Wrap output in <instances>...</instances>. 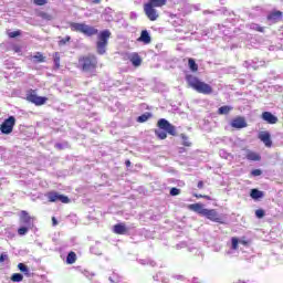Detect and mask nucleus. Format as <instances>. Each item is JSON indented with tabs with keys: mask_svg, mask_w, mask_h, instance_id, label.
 Returning <instances> with one entry per match:
<instances>
[{
	"mask_svg": "<svg viewBox=\"0 0 283 283\" xmlns=\"http://www.w3.org/2000/svg\"><path fill=\"white\" fill-rule=\"evenodd\" d=\"M129 61L134 67H140V65H143V57H140V55L136 52L132 53Z\"/></svg>",
	"mask_w": 283,
	"mask_h": 283,
	"instance_id": "nucleus-16",
	"label": "nucleus"
},
{
	"mask_svg": "<svg viewBox=\"0 0 283 283\" xmlns=\"http://www.w3.org/2000/svg\"><path fill=\"white\" fill-rule=\"evenodd\" d=\"M6 260H8V254H1L0 255V263L6 262Z\"/></svg>",
	"mask_w": 283,
	"mask_h": 283,
	"instance_id": "nucleus-44",
	"label": "nucleus"
},
{
	"mask_svg": "<svg viewBox=\"0 0 283 283\" xmlns=\"http://www.w3.org/2000/svg\"><path fill=\"white\" fill-rule=\"evenodd\" d=\"M92 3H95V4L101 3V0H92Z\"/></svg>",
	"mask_w": 283,
	"mask_h": 283,
	"instance_id": "nucleus-51",
	"label": "nucleus"
},
{
	"mask_svg": "<svg viewBox=\"0 0 283 283\" xmlns=\"http://www.w3.org/2000/svg\"><path fill=\"white\" fill-rule=\"evenodd\" d=\"M251 176H262V170L254 169V170L251 171Z\"/></svg>",
	"mask_w": 283,
	"mask_h": 283,
	"instance_id": "nucleus-41",
	"label": "nucleus"
},
{
	"mask_svg": "<svg viewBox=\"0 0 283 283\" xmlns=\"http://www.w3.org/2000/svg\"><path fill=\"white\" fill-rule=\"evenodd\" d=\"M205 200H211V197L209 195H203Z\"/></svg>",
	"mask_w": 283,
	"mask_h": 283,
	"instance_id": "nucleus-50",
	"label": "nucleus"
},
{
	"mask_svg": "<svg viewBox=\"0 0 283 283\" xmlns=\"http://www.w3.org/2000/svg\"><path fill=\"white\" fill-rule=\"evenodd\" d=\"M155 134L159 140H165L167 138V132L165 130H156Z\"/></svg>",
	"mask_w": 283,
	"mask_h": 283,
	"instance_id": "nucleus-32",
	"label": "nucleus"
},
{
	"mask_svg": "<svg viewBox=\"0 0 283 283\" xmlns=\"http://www.w3.org/2000/svg\"><path fill=\"white\" fill-rule=\"evenodd\" d=\"M203 196H205V195H198V193H195V195H193V197H195V198H198V199L203 198Z\"/></svg>",
	"mask_w": 283,
	"mask_h": 283,
	"instance_id": "nucleus-49",
	"label": "nucleus"
},
{
	"mask_svg": "<svg viewBox=\"0 0 283 283\" xmlns=\"http://www.w3.org/2000/svg\"><path fill=\"white\" fill-rule=\"evenodd\" d=\"M76 262V253L71 251L66 256V264H74Z\"/></svg>",
	"mask_w": 283,
	"mask_h": 283,
	"instance_id": "nucleus-27",
	"label": "nucleus"
},
{
	"mask_svg": "<svg viewBox=\"0 0 283 283\" xmlns=\"http://www.w3.org/2000/svg\"><path fill=\"white\" fill-rule=\"evenodd\" d=\"M70 28L72 32H81L84 36H96L98 34V29L85 23L72 22Z\"/></svg>",
	"mask_w": 283,
	"mask_h": 283,
	"instance_id": "nucleus-3",
	"label": "nucleus"
},
{
	"mask_svg": "<svg viewBox=\"0 0 283 283\" xmlns=\"http://www.w3.org/2000/svg\"><path fill=\"white\" fill-rule=\"evenodd\" d=\"M282 19V11H273L268 15V21H272L273 23H277Z\"/></svg>",
	"mask_w": 283,
	"mask_h": 283,
	"instance_id": "nucleus-19",
	"label": "nucleus"
},
{
	"mask_svg": "<svg viewBox=\"0 0 283 283\" xmlns=\"http://www.w3.org/2000/svg\"><path fill=\"white\" fill-rule=\"evenodd\" d=\"M255 216H256V218L262 219V218H264L265 212L262 209H258V210H255Z\"/></svg>",
	"mask_w": 283,
	"mask_h": 283,
	"instance_id": "nucleus-37",
	"label": "nucleus"
},
{
	"mask_svg": "<svg viewBox=\"0 0 283 283\" xmlns=\"http://www.w3.org/2000/svg\"><path fill=\"white\" fill-rule=\"evenodd\" d=\"M38 17H40V19H42V21H52V14H50L45 11L38 10Z\"/></svg>",
	"mask_w": 283,
	"mask_h": 283,
	"instance_id": "nucleus-24",
	"label": "nucleus"
},
{
	"mask_svg": "<svg viewBox=\"0 0 283 283\" xmlns=\"http://www.w3.org/2000/svg\"><path fill=\"white\" fill-rule=\"evenodd\" d=\"M111 36L112 32H109V30H104L98 34L96 42V51L97 54H99L101 56H103V54L107 52V45Z\"/></svg>",
	"mask_w": 283,
	"mask_h": 283,
	"instance_id": "nucleus-4",
	"label": "nucleus"
},
{
	"mask_svg": "<svg viewBox=\"0 0 283 283\" xmlns=\"http://www.w3.org/2000/svg\"><path fill=\"white\" fill-rule=\"evenodd\" d=\"M49 202H62V205H70V197L61 195L56 191H50L46 193Z\"/></svg>",
	"mask_w": 283,
	"mask_h": 283,
	"instance_id": "nucleus-5",
	"label": "nucleus"
},
{
	"mask_svg": "<svg viewBox=\"0 0 283 283\" xmlns=\"http://www.w3.org/2000/svg\"><path fill=\"white\" fill-rule=\"evenodd\" d=\"M186 82L192 90L198 92V94H205L206 96L213 94V87L200 81V78H198L196 75H191V74L186 75Z\"/></svg>",
	"mask_w": 283,
	"mask_h": 283,
	"instance_id": "nucleus-2",
	"label": "nucleus"
},
{
	"mask_svg": "<svg viewBox=\"0 0 283 283\" xmlns=\"http://www.w3.org/2000/svg\"><path fill=\"white\" fill-rule=\"evenodd\" d=\"M146 6H150V8H163V6H166V2L164 0H148Z\"/></svg>",
	"mask_w": 283,
	"mask_h": 283,
	"instance_id": "nucleus-21",
	"label": "nucleus"
},
{
	"mask_svg": "<svg viewBox=\"0 0 283 283\" xmlns=\"http://www.w3.org/2000/svg\"><path fill=\"white\" fill-rule=\"evenodd\" d=\"M253 30H255V32H264V27H260L259 24H255Z\"/></svg>",
	"mask_w": 283,
	"mask_h": 283,
	"instance_id": "nucleus-42",
	"label": "nucleus"
},
{
	"mask_svg": "<svg viewBox=\"0 0 283 283\" xmlns=\"http://www.w3.org/2000/svg\"><path fill=\"white\" fill-rule=\"evenodd\" d=\"M261 118L262 120H265V123H268V125H276L277 123V116L273 115V113L271 112H263L261 114Z\"/></svg>",
	"mask_w": 283,
	"mask_h": 283,
	"instance_id": "nucleus-11",
	"label": "nucleus"
},
{
	"mask_svg": "<svg viewBox=\"0 0 283 283\" xmlns=\"http://www.w3.org/2000/svg\"><path fill=\"white\" fill-rule=\"evenodd\" d=\"M203 216L211 222H217L218 224H224L222 217L218 213L217 209H206L203 210Z\"/></svg>",
	"mask_w": 283,
	"mask_h": 283,
	"instance_id": "nucleus-8",
	"label": "nucleus"
},
{
	"mask_svg": "<svg viewBox=\"0 0 283 283\" xmlns=\"http://www.w3.org/2000/svg\"><path fill=\"white\" fill-rule=\"evenodd\" d=\"M18 269H19V271H21V273H24V275H27V277H30V270L28 269V265H25L23 263H19Z\"/></svg>",
	"mask_w": 283,
	"mask_h": 283,
	"instance_id": "nucleus-28",
	"label": "nucleus"
},
{
	"mask_svg": "<svg viewBox=\"0 0 283 283\" xmlns=\"http://www.w3.org/2000/svg\"><path fill=\"white\" fill-rule=\"evenodd\" d=\"M251 198H253V200H258L260 198H263L264 192L258 190V189H252L250 192Z\"/></svg>",
	"mask_w": 283,
	"mask_h": 283,
	"instance_id": "nucleus-25",
	"label": "nucleus"
},
{
	"mask_svg": "<svg viewBox=\"0 0 283 283\" xmlns=\"http://www.w3.org/2000/svg\"><path fill=\"white\" fill-rule=\"evenodd\" d=\"M27 101H29V103H33V105H36V91L35 90H29L27 92Z\"/></svg>",
	"mask_w": 283,
	"mask_h": 283,
	"instance_id": "nucleus-20",
	"label": "nucleus"
},
{
	"mask_svg": "<svg viewBox=\"0 0 283 283\" xmlns=\"http://www.w3.org/2000/svg\"><path fill=\"white\" fill-rule=\"evenodd\" d=\"M259 140L265 145V147H273V140H271V133L262 130L258 135Z\"/></svg>",
	"mask_w": 283,
	"mask_h": 283,
	"instance_id": "nucleus-10",
	"label": "nucleus"
},
{
	"mask_svg": "<svg viewBox=\"0 0 283 283\" xmlns=\"http://www.w3.org/2000/svg\"><path fill=\"white\" fill-rule=\"evenodd\" d=\"M12 282H23V274L21 273H14L11 276Z\"/></svg>",
	"mask_w": 283,
	"mask_h": 283,
	"instance_id": "nucleus-31",
	"label": "nucleus"
},
{
	"mask_svg": "<svg viewBox=\"0 0 283 283\" xmlns=\"http://www.w3.org/2000/svg\"><path fill=\"white\" fill-rule=\"evenodd\" d=\"M31 228H32V227H30V226H21V227L18 229L19 235H25V234L30 231Z\"/></svg>",
	"mask_w": 283,
	"mask_h": 283,
	"instance_id": "nucleus-30",
	"label": "nucleus"
},
{
	"mask_svg": "<svg viewBox=\"0 0 283 283\" xmlns=\"http://www.w3.org/2000/svg\"><path fill=\"white\" fill-rule=\"evenodd\" d=\"M157 127H159V129H165V132L167 134H169L170 136H177V132H176V126H174L171 123H169V120L165 119V118H160L157 123Z\"/></svg>",
	"mask_w": 283,
	"mask_h": 283,
	"instance_id": "nucleus-7",
	"label": "nucleus"
},
{
	"mask_svg": "<svg viewBox=\"0 0 283 283\" xmlns=\"http://www.w3.org/2000/svg\"><path fill=\"white\" fill-rule=\"evenodd\" d=\"M33 3H36V0H33Z\"/></svg>",
	"mask_w": 283,
	"mask_h": 283,
	"instance_id": "nucleus-53",
	"label": "nucleus"
},
{
	"mask_svg": "<svg viewBox=\"0 0 283 283\" xmlns=\"http://www.w3.org/2000/svg\"><path fill=\"white\" fill-rule=\"evenodd\" d=\"M181 139L184 147H191V142H189V137H187V135L181 134Z\"/></svg>",
	"mask_w": 283,
	"mask_h": 283,
	"instance_id": "nucleus-33",
	"label": "nucleus"
},
{
	"mask_svg": "<svg viewBox=\"0 0 283 283\" xmlns=\"http://www.w3.org/2000/svg\"><path fill=\"white\" fill-rule=\"evenodd\" d=\"M14 125H17V118L14 116H9L0 126V132L2 134H12L14 129Z\"/></svg>",
	"mask_w": 283,
	"mask_h": 283,
	"instance_id": "nucleus-6",
	"label": "nucleus"
},
{
	"mask_svg": "<svg viewBox=\"0 0 283 283\" xmlns=\"http://www.w3.org/2000/svg\"><path fill=\"white\" fill-rule=\"evenodd\" d=\"M48 103V97L38 96L36 97V105H45Z\"/></svg>",
	"mask_w": 283,
	"mask_h": 283,
	"instance_id": "nucleus-34",
	"label": "nucleus"
},
{
	"mask_svg": "<svg viewBox=\"0 0 283 283\" xmlns=\"http://www.w3.org/2000/svg\"><path fill=\"white\" fill-rule=\"evenodd\" d=\"M170 196H180V189L171 188L170 189Z\"/></svg>",
	"mask_w": 283,
	"mask_h": 283,
	"instance_id": "nucleus-40",
	"label": "nucleus"
},
{
	"mask_svg": "<svg viewBox=\"0 0 283 283\" xmlns=\"http://www.w3.org/2000/svg\"><path fill=\"white\" fill-rule=\"evenodd\" d=\"M188 66L191 72H198V64L196 63V60L188 59Z\"/></svg>",
	"mask_w": 283,
	"mask_h": 283,
	"instance_id": "nucleus-26",
	"label": "nucleus"
},
{
	"mask_svg": "<svg viewBox=\"0 0 283 283\" xmlns=\"http://www.w3.org/2000/svg\"><path fill=\"white\" fill-rule=\"evenodd\" d=\"M241 244L247 245V244H249V242H247V241H241Z\"/></svg>",
	"mask_w": 283,
	"mask_h": 283,
	"instance_id": "nucleus-52",
	"label": "nucleus"
},
{
	"mask_svg": "<svg viewBox=\"0 0 283 283\" xmlns=\"http://www.w3.org/2000/svg\"><path fill=\"white\" fill-rule=\"evenodd\" d=\"M77 67L85 74L96 76V70H98V57L95 54L81 55L77 60Z\"/></svg>",
	"mask_w": 283,
	"mask_h": 283,
	"instance_id": "nucleus-1",
	"label": "nucleus"
},
{
	"mask_svg": "<svg viewBox=\"0 0 283 283\" xmlns=\"http://www.w3.org/2000/svg\"><path fill=\"white\" fill-rule=\"evenodd\" d=\"M20 35H21V31L9 32L10 39H17V36H20Z\"/></svg>",
	"mask_w": 283,
	"mask_h": 283,
	"instance_id": "nucleus-38",
	"label": "nucleus"
},
{
	"mask_svg": "<svg viewBox=\"0 0 283 283\" xmlns=\"http://www.w3.org/2000/svg\"><path fill=\"white\" fill-rule=\"evenodd\" d=\"M149 118H151V113H145L137 117V123H147Z\"/></svg>",
	"mask_w": 283,
	"mask_h": 283,
	"instance_id": "nucleus-29",
	"label": "nucleus"
},
{
	"mask_svg": "<svg viewBox=\"0 0 283 283\" xmlns=\"http://www.w3.org/2000/svg\"><path fill=\"white\" fill-rule=\"evenodd\" d=\"M125 165H126V167H132V161H130L129 159H127V160L125 161Z\"/></svg>",
	"mask_w": 283,
	"mask_h": 283,
	"instance_id": "nucleus-48",
	"label": "nucleus"
},
{
	"mask_svg": "<svg viewBox=\"0 0 283 283\" xmlns=\"http://www.w3.org/2000/svg\"><path fill=\"white\" fill-rule=\"evenodd\" d=\"M137 41L144 43V45H149V43H151V35H149L147 30H143Z\"/></svg>",
	"mask_w": 283,
	"mask_h": 283,
	"instance_id": "nucleus-15",
	"label": "nucleus"
},
{
	"mask_svg": "<svg viewBox=\"0 0 283 283\" xmlns=\"http://www.w3.org/2000/svg\"><path fill=\"white\" fill-rule=\"evenodd\" d=\"M36 61L38 63H45V56H43V54L41 53H36Z\"/></svg>",
	"mask_w": 283,
	"mask_h": 283,
	"instance_id": "nucleus-39",
	"label": "nucleus"
},
{
	"mask_svg": "<svg viewBox=\"0 0 283 283\" xmlns=\"http://www.w3.org/2000/svg\"><path fill=\"white\" fill-rule=\"evenodd\" d=\"M144 12L149 21H158V17H160L156 8L149 4H144Z\"/></svg>",
	"mask_w": 283,
	"mask_h": 283,
	"instance_id": "nucleus-9",
	"label": "nucleus"
},
{
	"mask_svg": "<svg viewBox=\"0 0 283 283\" xmlns=\"http://www.w3.org/2000/svg\"><path fill=\"white\" fill-rule=\"evenodd\" d=\"M167 3V0H164Z\"/></svg>",
	"mask_w": 283,
	"mask_h": 283,
	"instance_id": "nucleus-54",
	"label": "nucleus"
},
{
	"mask_svg": "<svg viewBox=\"0 0 283 283\" xmlns=\"http://www.w3.org/2000/svg\"><path fill=\"white\" fill-rule=\"evenodd\" d=\"M55 148L56 149H65V147L63 146V144H55Z\"/></svg>",
	"mask_w": 283,
	"mask_h": 283,
	"instance_id": "nucleus-47",
	"label": "nucleus"
},
{
	"mask_svg": "<svg viewBox=\"0 0 283 283\" xmlns=\"http://www.w3.org/2000/svg\"><path fill=\"white\" fill-rule=\"evenodd\" d=\"M197 187H198V189H203L205 188V181H202V180L198 181Z\"/></svg>",
	"mask_w": 283,
	"mask_h": 283,
	"instance_id": "nucleus-45",
	"label": "nucleus"
},
{
	"mask_svg": "<svg viewBox=\"0 0 283 283\" xmlns=\"http://www.w3.org/2000/svg\"><path fill=\"white\" fill-rule=\"evenodd\" d=\"M52 224H53V227H56V224H59L56 217H52Z\"/></svg>",
	"mask_w": 283,
	"mask_h": 283,
	"instance_id": "nucleus-46",
	"label": "nucleus"
},
{
	"mask_svg": "<svg viewBox=\"0 0 283 283\" xmlns=\"http://www.w3.org/2000/svg\"><path fill=\"white\" fill-rule=\"evenodd\" d=\"M232 109H233V107L224 105V106H221L218 108V114L220 116H224V115L229 114Z\"/></svg>",
	"mask_w": 283,
	"mask_h": 283,
	"instance_id": "nucleus-23",
	"label": "nucleus"
},
{
	"mask_svg": "<svg viewBox=\"0 0 283 283\" xmlns=\"http://www.w3.org/2000/svg\"><path fill=\"white\" fill-rule=\"evenodd\" d=\"M72 41V38L70 35H66L64 39L59 41L60 45H65L66 43H70Z\"/></svg>",
	"mask_w": 283,
	"mask_h": 283,
	"instance_id": "nucleus-36",
	"label": "nucleus"
},
{
	"mask_svg": "<svg viewBox=\"0 0 283 283\" xmlns=\"http://www.w3.org/2000/svg\"><path fill=\"white\" fill-rule=\"evenodd\" d=\"M49 0H36V6H45Z\"/></svg>",
	"mask_w": 283,
	"mask_h": 283,
	"instance_id": "nucleus-43",
	"label": "nucleus"
},
{
	"mask_svg": "<svg viewBox=\"0 0 283 283\" xmlns=\"http://www.w3.org/2000/svg\"><path fill=\"white\" fill-rule=\"evenodd\" d=\"M20 224L24 227H32V218H30L27 211H21Z\"/></svg>",
	"mask_w": 283,
	"mask_h": 283,
	"instance_id": "nucleus-13",
	"label": "nucleus"
},
{
	"mask_svg": "<svg viewBox=\"0 0 283 283\" xmlns=\"http://www.w3.org/2000/svg\"><path fill=\"white\" fill-rule=\"evenodd\" d=\"M245 158H247V160H252L254 163L262 160V157L260 156V154H258L253 150H248Z\"/></svg>",
	"mask_w": 283,
	"mask_h": 283,
	"instance_id": "nucleus-18",
	"label": "nucleus"
},
{
	"mask_svg": "<svg viewBox=\"0 0 283 283\" xmlns=\"http://www.w3.org/2000/svg\"><path fill=\"white\" fill-rule=\"evenodd\" d=\"M239 240H238V238H235V237H233L232 239H231V243H232V249H233V251H238V244H239Z\"/></svg>",
	"mask_w": 283,
	"mask_h": 283,
	"instance_id": "nucleus-35",
	"label": "nucleus"
},
{
	"mask_svg": "<svg viewBox=\"0 0 283 283\" xmlns=\"http://www.w3.org/2000/svg\"><path fill=\"white\" fill-rule=\"evenodd\" d=\"M53 61H54V70H59L61 67V54L59 52H55L53 54Z\"/></svg>",
	"mask_w": 283,
	"mask_h": 283,
	"instance_id": "nucleus-22",
	"label": "nucleus"
},
{
	"mask_svg": "<svg viewBox=\"0 0 283 283\" xmlns=\"http://www.w3.org/2000/svg\"><path fill=\"white\" fill-rule=\"evenodd\" d=\"M129 229H127V226L125 223H117L113 227V233H116V235H125Z\"/></svg>",
	"mask_w": 283,
	"mask_h": 283,
	"instance_id": "nucleus-14",
	"label": "nucleus"
},
{
	"mask_svg": "<svg viewBox=\"0 0 283 283\" xmlns=\"http://www.w3.org/2000/svg\"><path fill=\"white\" fill-rule=\"evenodd\" d=\"M188 209L195 211V213H199V216H205V211H207V208H202L200 203H191L188 206Z\"/></svg>",
	"mask_w": 283,
	"mask_h": 283,
	"instance_id": "nucleus-17",
	"label": "nucleus"
},
{
	"mask_svg": "<svg viewBox=\"0 0 283 283\" xmlns=\"http://www.w3.org/2000/svg\"><path fill=\"white\" fill-rule=\"evenodd\" d=\"M247 120L244 119V117H235L232 119L231 122V127H234V129H244V127H247Z\"/></svg>",
	"mask_w": 283,
	"mask_h": 283,
	"instance_id": "nucleus-12",
	"label": "nucleus"
}]
</instances>
